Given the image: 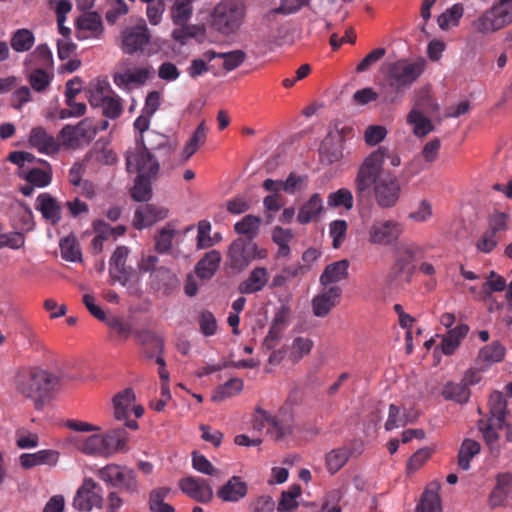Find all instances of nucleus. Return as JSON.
Here are the masks:
<instances>
[{
	"label": "nucleus",
	"instance_id": "8fccbe9b",
	"mask_svg": "<svg viewBox=\"0 0 512 512\" xmlns=\"http://www.w3.org/2000/svg\"><path fill=\"white\" fill-rule=\"evenodd\" d=\"M170 492V488L161 487L150 492L149 509L152 512H175V509L168 503L164 502Z\"/></svg>",
	"mask_w": 512,
	"mask_h": 512
},
{
	"label": "nucleus",
	"instance_id": "dca6fc26",
	"mask_svg": "<svg viewBox=\"0 0 512 512\" xmlns=\"http://www.w3.org/2000/svg\"><path fill=\"white\" fill-rule=\"evenodd\" d=\"M179 487L183 493L200 503H208L213 498L210 484L201 477H185L179 481Z\"/></svg>",
	"mask_w": 512,
	"mask_h": 512
},
{
	"label": "nucleus",
	"instance_id": "e2e57ef3",
	"mask_svg": "<svg viewBox=\"0 0 512 512\" xmlns=\"http://www.w3.org/2000/svg\"><path fill=\"white\" fill-rule=\"evenodd\" d=\"M301 495L300 486H294L290 490L285 491L281 495V499L278 503V511L289 512L295 509L298 504L296 499Z\"/></svg>",
	"mask_w": 512,
	"mask_h": 512
},
{
	"label": "nucleus",
	"instance_id": "de8ad7c7",
	"mask_svg": "<svg viewBox=\"0 0 512 512\" xmlns=\"http://www.w3.org/2000/svg\"><path fill=\"white\" fill-rule=\"evenodd\" d=\"M206 137L207 128L205 124L202 122L197 126L191 138L189 139V141L187 142L183 149L184 161H187L196 153L199 147L205 143Z\"/></svg>",
	"mask_w": 512,
	"mask_h": 512
},
{
	"label": "nucleus",
	"instance_id": "2eb2a0df",
	"mask_svg": "<svg viewBox=\"0 0 512 512\" xmlns=\"http://www.w3.org/2000/svg\"><path fill=\"white\" fill-rule=\"evenodd\" d=\"M135 145L151 153L157 151L162 158H168L175 151V146L169 138L156 131H148L146 138L143 135L137 136Z\"/></svg>",
	"mask_w": 512,
	"mask_h": 512
},
{
	"label": "nucleus",
	"instance_id": "69168bd1",
	"mask_svg": "<svg viewBox=\"0 0 512 512\" xmlns=\"http://www.w3.org/2000/svg\"><path fill=\"white\" fill-rule=\"evenodd\" d=\"M198 324L200 332L206 337L213 336L217 332V320L211 311L201 312Z\"/></svg>",
	"mask_w": 512,
	"mask_h": 512
},
{
	"label": "nucleus",
	"instance_id": "603ef678",
	"mask_svg": "<svg viewBox=\"0 0 512 512\" xmlns=\"http://www.w3.org/2000/svg\"><path fill=\"white\" fill-rule=\"evenodd\" d=\"M97 107L102 109V114L109 119L119 118L123 112V100L115 92L105 98Z\"/></svg>",
	"mask_w": 512,
	"mask_h": 512
},
{
	"label": "nucleus",
	"instance_id": "5701e85b",
	"mask_svg": "<svg viewBox=\"0 0 512 512\" xmlns=\"http://www.w3.org/2000/svg\"><path fill=\"white\" fill-rule=\"evenodd\" d=\"M168 210L153 204L140 206L134 214V226L137 229L148 227L153 223L163 220L167 217Z\"/></svg>",
	"mask_w": 512,
	"mask_h": 512
},
{
	"label": "nucleus",
	"instance_id": "9b49d317",
	"mask_svg": "<svg viewBox=\"0 0 512 512\" xmlns=\"http://www.w3.org/2000/svg\"><path fill=\"white\" fill-rule=\"evenodd\" d=\"M97 134V128L93 126L89 119H83L77 125H65L60 131V139L63 145L75 148L82 141L89 142Z\"/></svg>",
	"mask_w": 512,
	"mask_h": 512
},
{
	"label": "nucleus",
	"instance_id": "09e8293b",
	"mask_svg": "<svg viewBox=\"0 0 512 512\" xmlns=\"http://www.w3.org/2000/svg\"><path fill=\"white\" fill-rule=\"evenodd\" d=\"M327 205L330 208L343 207L345 210L349 211L354 206L353 194L347 188H340L328 195Z\"/></svg>",
	"mask_w": 512,
	"mask_h": 512
},
{
	"label": "nucleus",
	"instance_id": "58836bf2",
	"mask_svg": "<svg viewBox=\"0 0 512 512\" xmlns=\"http://www.w3.org/2000/svg\"><path fill=\"white\" fill-rule=\"evenodd\" d=\"M88 93V101L90 105L92 107H96L99 105V103L103 102L105 98L115 93V91L112 90L109 82L106 79H96L90 83Z\"/></svg>",
	"mask_w": 512,
	"mask_h": 512
},
{
	"label": "nucleus",
	"instance_id": "7ed1b4c3",
	"mask_svg": "<svg viewBox=\"0 0 512 512\" xmlns=\"http://www.w3.org/2000/svg\"><path fill=\"white\" fill-rule=\"evenodd\" d=\"M60 379L49 371L33 368H23L15 376V388L19 394L34 402L35 408L40 409L49 394L58 389Z\"/></svg>",
	"mask_w": 512,
	"mask_h": 512
},
{
	"label": "nucleus",
	"instance_id": "6e6552de",
	"mask_svg": "<svg viewBox=\"0 0 512 512\" xmlns=\"http://www.w3.org/2000/svg\"><path fill=\"white\" fill-rule=\"evenodd\" d=\"M97 477L112 487H120L129 494L139 492V483L134 470L118 464H107L96 472Z\"/></svg>",
	"mask_w": 512,
	"mask_h": 512
},
{
	"label": "nucleus",
	"instance_id": "4c0bfd02",
	"mask_svg": "<svg viewBox=\"0 0 512 512\" xmlns=\"http://www.w3.org/2000/svg\"><path fill=\"white\" fill-rule=\"evenodd\" d=\"M102 436L106 457H109L115 452L123 451L125 449L127 440L125 429H113Z\"/></svg>",
	"mask_w": 512,
	"mask_h": 512
},
{
	"label": "nucleus",
	"instance_id": "393cba45",
	"mask_svg": "<svg viewBox=\"0 0 512 512\" xmlns=\"http://www.w3.org/2000/svg\"><path fill=\"white\" fill-rule=\"evenodd\" d=\"M128 254L129 249L126 246H118L110 259L109 274L113 281L119 282L122 285H125L129 278L126 270Z\"/></svg>",
	"mask_w": 512,
	"mask_h": 512
},
{
	"label": "nucleus",
	"instance_id": "864d4df0",
	"mask_svg": "<svg viewBox=\"0 0 512 512\" xmlns=\"http://www.w3.org/2000/svg\"><path fill=\"white\" fill-rule=\"evenodd\" d=\"M153 177L137 175L131 196L135 201H148L152 196L151 179Z\"/></svg>",
	"mask_w": 512,
	"mask_h": 512
},
{
	"label": "nucleus",
	"instance_id": "aec40b11",
	"mask_svg": "<svg viewBox=\"0 0 512 512\" xmlns=\"http://www.w3.org/2000/svg\"><path fill=\"white\" fill-rule=\"evenodd\" d=\"M150 40L148 29L145 25L127 28L122 33V48L127 54H133L142 50Z\"/></svg>",
	"mask_w": 512,
	"mask_h": 512
},
{
	"label": "nucleus",
	"instance_id": "338daca9",
	"mask_svg": "<svg viewBox=\"0 0 512 512\" xmlns=\"http://www.w3.org/2000/svg\"><path fill=\"white\" fill-rule=\"evenodd\" d=\"M504 354V347L495 342L482 348L479 352V358L485 362H500L503 359Z\"/></svg>",
	"mask_w": 512,
	"mask_h": 512
},
{
	"label": "nucleus",
	"instance_id": "6e6d98bb",
	"mask_svg": "<svg viewBox=\"0 0 512 512\" xmlns=\"http://www.w3.org/2000/svg\"><path fill=\"white\" fill-rule=\"evenodd\" d=\"M135 340L142 346H151L160 354L164 350V341L151 330H135L133 331Z\"/></svg>",
	"mask_w": 512,
	"mask_h": 512
},
{
	"label": "nucleus",
	"instance_id": "0e129e2a",
	"mask_svg": "<svg viewBox=\"0 0 512 512\" xmlns=\"http://www.w3.org/2000/svg\"><path fill=\"white\" fill-rule=\"evenodd\" d=\"M308 176L298 175L291 172L285 181H281L282 190L293 195L297 190H301L307 186Z\"/></svg>",
	"mask_w": 512,
	"mask_h": 512
},
{
	"label": "nucleus",
	"instance_id": "1a4fd4ad",
	"mask_svg": "<svg viewBox=\"0 0 512 512\" xmlns=\"http://www.w3.org/2000/svg\"><path fill=\"white\" fill-rule=\"evenodd\" d=\"M103 489L92 478H85L73 498V507L80 512H89L93 508H102Z\"/></svg>",
	"mask_w": 512,
	"mask_h": 512
},
{
	"label": "nucleus",
	"instance_id": "052dcab7",
	"mask_svg": "<svg viewBox=\"0 0 512 512\" xmlns=\"http://www.w3.org/2000/svg\"><path fill=\"white\" fill-rule=\"evenodd\" d=\"M313 347V341L309 338L296 337L293 340L290 352V359L293 363L299 362L304 356L308 355Z\"/></svg>",
	"mask_w": 512,
	"mask_h": 512
},
{
	"label": "nucleus",
	"instance_id": "cd10ccee",
	"mask_svg": "<svg viewBox=\"0 0 512 512\" xmlns=\"http://www.w3.org/2000/svg\"><path fill=\"white\" fill-rule=\"evenodd\" d=\"M349 269V261L342 259L328 264L322 274L320 275L319 282L323 287H329L331 284H336L342 280L347 279Z\"/></svg>",
	"mask_w": 512,
	"mask_h": 512
},
{
	"label": "nucleus",
	"instance_id": "ddd939ff",
	"mask_svg": "<svg viewBox=\"0 0 512 512\" xmlns=\"http://www.w3.org/2000/svg\"><path fill=\"white\" fill-rule=\"evenodd\" d=\"M257 245L252 241L237 239L228 250L230 266L235 270H243L256 258Z\"/></svg>",
	"mask_w": 512,
	"mask_h": 512
},
{
	"label": "nucleus",
	"instance_id": "774afa93",
	"mask_svg": "<svg viewBox=\"0 0 512 512\" xmlns=\"http://www.w3.org/2000/svg\"><path fill=\"white\" fill-rule=\"evenodd\" d=\"M347 222L345 220H334L329 225V234L333 240V247L339 248L346 236Z\"/></svg>",
	"mask_w": 512,
	"mask_h": 512
},
{
	"label": "nucleus",
	"instance_id": "a211bd4d",
	"mask_svg": "<svg viewBox=\"0 0 512 512\" xmlns=\"http://www.w3.org/2000/svg\"><path fill=\"white\" fill-rule=\"evenodd\" d=\"M151 74L152 68L150 66L138 67L134 70L127 69L124 72L114 73L113 82L120 89L130 91L131 84L142 86L150 78Z\"/></svg>",
	"mask_w": 512,
	"mask_h": 512
},
{
	"label": "nucleus",
	"instance_id": "7c9ffc66",
	"mask_svg": "<svg viewBox=\"0 0 512 512\" xmlns=\"http://www.w3.org/2000/svg\"><path fill=\"white\" fill-rule=\"evenodd\" d=\"M468 332L469 326L464 323L458 324L456 327L449 329L441 341L442 353L446 356L454 354L461 341L467 336Z\"/></svg>",
	"mask_w": 512,
	"mask_h": 512
},
{
	"label": "nucleus",
	"instance_id": "473e14b6",
	"mask_svg": "<svg viewBox=\"0 0 512 512\" xmlns=\"http://www.w3.org/2000/svg\"><path fill=\"white\" fill-rule=\"evenodd\" d=\"M439 486L431 483L424 490L419 503L416 506V512H442L441 500L438 494Z\"/></svg>",
	"mask_w": 512,
	"mask_h": 512
},
{
	"label": "nucleus",
	"instance_id": "0eeeda50",
	"mask_svg": "<svg viewBox=\"0 0 512 512\" xmlns=\"http://www.w3.org/2000/svg\"><path fill=\"white\" fill-rule=\"evenodd\" d=\"M512 23V2L497 1L473 23L476 31L482 34L494 33Z\"/></svg>",
	"mask_w": 512,
	"mask_h": 512
},
{
	"label": "nucleus",
	"instance_id": "f257e3e1",
	"mask_svg": "<svg viewBox=\"0 0 512 512\" xmlns=\"http://www.w3.org/2000/svg\"><path fill=\"white\" fill-rule=\"evenodd\" d=\"M386 147H379L369 154L358 169L355 178V194L358 203H364L370 197L371 189L379 207H394L399 201L401 185L395 175L380 177L383 171Z\"/></svg>",
	"mask_w": 512,
	"mask_h": 512
},
{
	"label": "nucleus",
	"instance_id": "412c9836",
	"mask_svg": "<svg viewBox=\"0 0 512 512\" xmlns=\"http://www.w3.org/2000/svg\"><path fill=\"white\" fill-rule=\"evenodd\" d=\"M103 32L101 16L96 12H85L76 21V37L83 40L92 37H99Z\"/></svg>",
	"mask_w": 512,
	"mask_h": 512
},
{
	"label": "nucleus",
	"instance_id": "bf43d9fd",
	"mask_svg": "<svg viewBox=\"0 0 512 512\" xmlns=\"http://www.w3.org/2000/svg\"><path fill=\"white\" fill-rule=\"evenodd\" d=\"M61 256L70 262L81 261L82 254L75 237H65L60 241Z\"/></svg>",
	"mask_w": 512,
	"mask_h": 512
},
{
	"label": "nucleus",
	"instance_id": "f3484780",
	"mask_svg": "<svg viewBox=\"0 0 512 512\" xmlns=\"http://www.w3.org/2000/svg\"><path fill=\"white\" fill-rule=\"evenodd\" d=\"M253 428L261 430L267 428V433L275 440H280L292 433L289 425L281 423L262 409H257L253 420Z\"/></svg>",
	"mask_w": 512,
	"mask_h": 512
},
{
	"label": "nucleus",
	"instance_id": "4d7b16f0",
	"mask_svg": "<svg viewBox=\"0 0 512 512\" xmlns=\"http://www.w3.org/2000/svg\"><path fill=\"white\" fill-rule=\"evenodd\" d=\"M79 449L86 455L106 457L103 436L94 434L83 440Z\"/></svg>",
	"mask_w": 512,
	"mask_h": 512
},
{
	"label": "nucleus",
	"instance_id": "72a5a7b5",
	"mask_svg": "<svg viewBox=\"0 0 512 512\" xmlns=\"http://www.w3.org/2000/svg\"><path fill=\"white\" fill-rule=\"evenodd\" d=\"M207 60H214L215 58L223 59V68L227 71H232L239 67L245 60L246 54L242 50H233L226 53L208 50L203 53Z\"/></svg>",
	"mask_w": 512,
	"mask_h": 512
},
{
	"label": "nucleus",
	"instance_id": "4be33fe9",
	"mask_svg": "<svg viewBox=\"0 0 512 512\" xmlns=\"http://www.w3.org/2000/svg\"><path fill=\"white\" fill-rule=\"evenodd\" d=\"M248 492L247 483L239 476H232L216 492V495L223 502L236 503L243 499Z\"/></svg>",
	"mask_w": 512,
	"mask_h": 512
},
{
	"label": "nucleus",
	"instance_id": "f03ea898",
	"mask_svg": "<svg viewBox=\"0 0 512 512\" xmlns=\"http://www.w3.org/2000/svg\"><path fill=\"white\" fill-rule=\"evenodd\" d=\"M424 60L400 59L384 66V76L380 82V97L384 104L401 102L404 92L422 75Z\"/></svg>",
	"mask_w": 512,
	"mask_h": 512
},
{
	"label": "nucleus",
	"instance_id": "5fc2aeb1",
	"mask_svg": "<svg viewBox=\"0 0 512 512\" xmlns=\"http://www.w3.org/2000/svg\"><path fill=\"white\" fill-rule=\"evenodd\" d=\"M261 224V219L258 216L246 215L242 220L238 221L234 225V230L238 234L247 235L251 241L253 237L258 233Z\"/></svg>",
	"mask_w": 512,
	"mask_h": 512
},
{
	"label": "nucleus",
	"instance_id": "423d86ee",
	"mask_svg": "<svg viewBox=\"0 0 512 512\" xmlns=\"http://www.w3.org/2000/svg\"><path fill=\"white\" fill-rule=\"evenodd\" d=\"M423 248L415 243L400 246L395 255V261L390 269L393 280L410 283L416 271L414 262L423 257Z\"/></svg>",
	"mask_w": 512,
	"mask_h": 512
},
{
	"label": "nucleus",
	"instance_id": "c756f323",
	"mask_svg": "<svg viewBox=\"0 0 512 512\" xmlns=\"http://www.w3.org/2000/svg\"><path fill=\"white\" fill-rule=\"evenodd\" d=\"M323 210L324 205L321 195L319 193H314L300 207L297 215V221L302 225H306L312 221H315L323 212Z\"/></svg>",
	"mask_w": 512,
	"mask_h": 512
},
{
	"label": "nucleus",
	"instance_id": "c03bdc74",
	"mask_svg": "<svg viewBox=\"0 0 512 512\" xmlns=\"http://www.w3.org/2000/svg\"><path fill=\"white\" fill-rule=\"evenodd\" d=\"M193 14L192 0H175L170 16L174 25L188 23Z\"/></svg>",
	"mask_w": 512,
	"mask_h": 512
},
{
	"label": "nucleus",
	"instance_id": "c9c22d12",
	"mask_svg": "<svg viewBox=\"0 0 512 512\" xmlns=\"http://www.w3.org/2000/svg\"><path fill=\"white\" fill-rule=\"evenodd\" d=\"M105 324L111 330L115 340L121 343L126 342L134 331L130 322L116 315L109 316Z\"/></svg>",
	"mask_w": 512,
	"mask_h": 512
},
{
	"label": "nucleus",
	"instance_id": "20e7f679",
	"mask_svg": "<svg viewBox=\"0 0 512 512\" xmlns=\"http://www.w3.org/2000/svg\"><path fill=\"white\" fill-rule=\"evenodd\" d=\"M247 7L243 0H221L209 14L211 27L223 36L239 31L246 17Z\"/></svg>",
	"mask_w": 512,
	"mask_h": 512
},
{
	"label": "nucleus",
	"instance_id": "e433bc0d",
	"mask_svg": "<svg viewBox=\"0 0 512 512\" xmlns=\"http://www.w3.org/2000/svg\"><path fill=\"white\" fill-rule=\"evenodd\" d=\"M407 123L413 126V133L417 137H424L434 130L431 120L417 108L408 113Z\"/></svg>",
	"mask_w": 512,
	"mask_h": 512
},
{
	"label": "nucleus",
	"instance_id": "2f4dec72",
	"mask_svg": "<svg viewBox=\"0 0 512 512\" xmlns=\"http://www.w3.org/2000/svg\"><path fill=\"white\" fill-rule=\"evenodd\" d=\"M221 261V254L217 250H211L197 262L195 273L201 279H210L216 273Z\"/></svg>",
	"mask_w": 512,
	"mask_h": 512
},
{
	"label": "nucleus",
	"instance_id": "37998d69",
	"mask_svg": "<svg viewBox=\"0 0 512 512\" xmlns=\"http://www.w3.org/2000/svg\"><path fill=\"white\" fill-rule=\"evenodd\" d=\"M481 446L479 442L473 439H465L458 453V465L462 470L470 468V461L473 457L480 453Z\"/></svg>",
	"mask_w": 512,
	"mask_h": 512
},
{
	"label": "nucleus",
	"instance_id": "3c124183",
	"mask_svg": "<svg viewBox=\"0 0 512 512\" xmlns=\"http://www.w3.org/2000/svg\"><path fill=\"white\" fill-rule=\"evenodd\" d=\"M31 69L28 74V81L36 92H43L49 86L53 79V75L49 74L44 68L29 67Z\"/></svg>",
	"mask_w": 512,
	"mask_h": 512
},
{
	"label": "nucleus",
	"instance_id": "f8f14e48",
	"mask_svg": "<svg viewBox=\"0 0 512 512\" xmlns=\"http://www.w3.org/2000/svg\"><path fill=\"white\" fill-rule=\"evenodd\" d=\"M403 227L396 220L375 221L369 229V241L377 245H389L402 234Z\"/></svg>",
	"mask_w": 512,
	"mask_h": 512
},
{
	"label": "nucleus",
	"instance_id": "a19ab883",
	"mask_svg": "<svg viewBox=\"0 0 512 512\" xmlns=\"http://www.w3.org/2000/svg\"><path fill=\"white\" fill-rule=\"evenodd\" d=\"M415 416H412L406 410L401 411L400 407L395 404L389 406L388 418L385 422V429L391 431L393 429L404 427L408 423L414 422Z\"/></svg>",
	"mask_w": 512,
	"mask_h": 512
},
{
	"label": "nucleus",
	"instance_id": "c85d7f7f",
	"mask_svg": "<svg viewBox=\"0 0 512 512\" xmlns=\"http://www.w3.org/2000/svg\"><path fill=\"white\" fill-rule=\"evenodd\" d=\"M269 273L265 267H255L247 279L239 284L241 294H253L261 291L268 283Z\"/></svg>",
	"mask_w": 512,
	"mask_h": 512
},
{
	"label": "nucleus",
	"instance_id": "a18cd8bd",
	"mask_svg": "<svg viewBox=\"0 0 512 512\" xmlns=\"http://www.w3.org/2000/svg\"><path fill=\"white\" fill-rule=\"evenodd\" d=\"M178 28L172 31V38L181 44H185L190 38L203 37L205 35V28L202 25L194 24H176Z\"/></svg>",
	"mask_w": 512,
	"mask_h": 512
},
{
	"label": "nucleus",
	"instance_id": "4468645a",
	"mask_svg": "<svg viewBox=\"0 0 512 512\" xmlns=\"http://www.w3.org/2000/svg\"><path fill=\"white\" fill-rule=\"evenodd\" d=\"M342 289L337 285L324 287L311 301L312 311L316 317H326L340 303Z\"/></svg>",
	"mask_w": 512,
	"mask_h": 512
},
{
	"label": "nucleus",
	"instance_id": "79ce46f5",
	"mask_svg": "<svg viewBox=\"0 0 512 512\" xmlns=\"http://www.w3.org/2000/svg\"><path fill=\"white\" fill-rule=\"evenodd\" d=\"M35 43V36L32 31L26 28L17 29L11 36L10 45L16 52L29 51Z\"/></svg>",
	"mask_w": 512,
	"mask_h": 512
},
{
	"label": "nucleus",
	"instance_id": "ea45409f",
	"mask_svg": "<svg viewBox=\"0 0 512 512\" xmlns=\"http://www.w3.org/2000/svg\"><path fill=\"white\" fill-rule=\"evenodd\" d=\"M351 455L347 447L332 449L325 455V465L331 474L337 473L349 460Z\"/></svg>",
	"mask_w": 512,
	"mask_h": 512
},
{
	"label": "nucleus",
	"instance_id": "13d9d810",
	"mask_svg": "<svg viewBox=\"0 0 512 512\" xmlns=\"http://www.w3.org/2000/svg\"><path fill=\"white\" fill-rule=\"evenodd\" d=\"M463 12L464 8L462 4H454L451 8L439 15L437 19L439 27L442 30H447L450 25H457L460 18L463 16Z\"/></svg>",
	"mask_w": 512,
	"mask_h": 512
},
{
	"label": "nucleus",
	"instance_id": "b1692460",
	"mask_svg": "<svg viewBox=\"0 0 512 512\" xmlns=\"http://www.w3.org/2000/svg\"><path fill=\"white\" fill-rule=\"evenodd\" d=\"M59 452L53 449H43L35 453H23L20 455V464L24 469L35 466H55L59 461Z\"/></svg>",
	"mask_w": 512,
	"mask_h": 512
},
{
	"label": "nucleus",
	"instance_id": "a878e982",
	"mask_svg": "<svg viewBox=\"0 0 512 512\" xmlns=\"http://www.w3.org/2000/svg\"><path fill=\"white\" fill-rule=\"evenodd\" d=\"M35 208L40 211L43 218L52 225H57L60 222L62 208L57 200L49 193H41L38 195Z\"/></svg>",
	"mask_w": 512,
	"mask_h": 512
},
{
	"label": "nucleus",
	"instance_id": "6ab92c4d",
	"mask_svg": "<svg viewBox=\"0 0 512 512\" xmlns=\"http://www.w3.org/2000/svg\"><path fill=\"white\" fill-rule=\"evenodd\" d=\"M135 402V394L132 389L127 388L116 394L113 398L114 415L117 420H125V426L136 430L138 423L136 420H130L128 414Z\"/></svg>",
	"mask_w": 512,
	"mask_h": 512
},
{
	"label": "nucleus",
	"instance_id": "9d476101",
	"mask_svg": "<svg viewBox=\"0 0 512 512\" xmlns=\"http://www.w3.org/2000/svg\"><path fill=\"white\" fill-rule=\"evenodd\" d=\"M126 166L129 172H137L138 175L156 177L159 171V161L155 155L149 151L141 149L135 145L125 154Z\"/></svg>",
	"mask_w": 512,
	"mask_h": 512
},
{
	"label": "nucleus",
	"instance_id": "680f3d73",
	"mask_svg": "<svg viewBox=\"0 0 512 512\" xmlns=\"http://www.w3.org/2000/svg\"><path fill=\"white\" fill-rule=\"evenodd\" d=\"M243 385L244 384L241 379L232 378L217 389L215 395L213 396V399L221 401L227 397H231L239 393L243 389Z\"/></svg>",
	"mask_w": 512,
	"mask_h": 512
},
{
	"label": "nucleus",
	"instance_id": "49530a36",
	"mask_svg": "<svg viewBox=\"0 0 512 512\" xmlns=\"http://www.w3.org/2000/svg\"><path fill=\"white\" fill-rule=\"evenodd\" d=\"M442 396L446 400H453L458 403H466L470 397V390L466 384L448 382L444 385Z\"/></svg>",
	"mask_w": 512,
	"mask_h": 512
},
{
	"label": "nucleus",
	"instance_id": "bb28decb",
	"mask_svg": "<svg viewBox=\"0 0 512 512\" xmlns=\"http://www.w3.org/2000/svg\"><path fill=\"white\" fill-rule=\"evenodd\" d=\"M29 143L40 153L53 154L58 152L59 145L55 138L43 127H35L30 132Z\"/></svg>",
	"mask_w": 512,
	"mask_h": 512
},
{
	"label": "nucleus",
	"instance_id": "39448f33",
	"mask_svg": "<svg viewBox=\"0 0 512 512\" xmlns=\"http://www.w3.org/2000/svg\"><path fill=\"white\" fill-rule=\"evenodd\" d=\"M510 412L507 409V400L500 391H493L489 397V418L479 420L478 427L484 440L489 446H493L499 440L497 430H502L507 425Z\"/></svg>",
	"mask_w": 512,
	"mask_h": 512
},
{
	"label": "nucleus",
	"instance_id": "f704fd0d",
	"mask_svg": "<svg viewBox=\"0 0 512 512\" xmlns=\"http://www.w3.org/2000/svg\"><path fill=\"white\" fill-rule=\"evenodd\" d=\"M53 63V55L48 45L40 44L28 55L25 66L48 69L53 67Z\"/></svg>",
	"mask_w": 512,
	"mask_h": 512
}]
</instances>
